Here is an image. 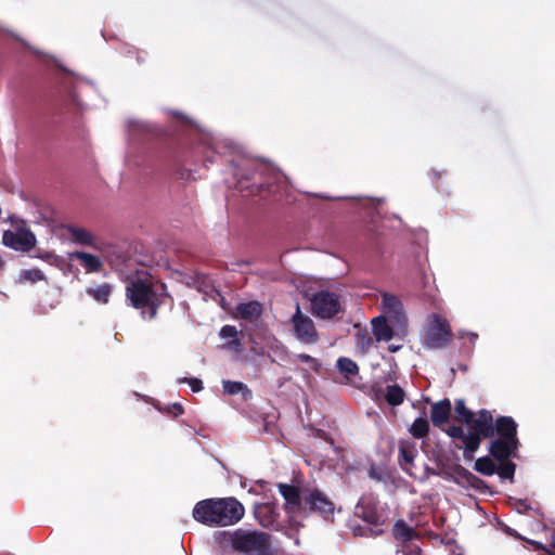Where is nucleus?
I'll return each mask as SVG.
<instances>
[{
	"label": "nucleus",
	"mask_w": 555,
	"mask_h": 555,
	"mask_svg": "<svg viewBox=\"0 0 555 555\" xmlns=\"http://www.w3.org/2000/svg\"><path fill=\"white\" fill-rule=\"evenodd\" d=\"M22 276L31 283H37L39 281L46 280L43 272L39 269L25 270Z\"/></svg>",
	"instance_id": "32"
},
{
	"label": "nucleus",
	"mask_w": 555,
	"mask_h": 555,
	"mask_svg": "<svg viewBox=\"0 0 555 555\" xmlns=\"http://www.w3.org/2000/svg\"><path fill=\"white\" fill-rule=\"evenodd\" d=\"M519 446V440L496 438L490 442L489 454L495 461H503L511 457H516Z\"/></svg>",
	"instance_id": "14"
},
{
	"label": "nucleus",
	"mask_w": 555,
	"mask_h": 555,
	"mask_svg": "<svg viewBox=\"0 0 555 555\" xmlns=\"http://www.w3.org/2000/svg\"><path fill=\"white\" fill-rule=\"evenodd\" d=\"M261 314L262 306L256 300L242 302L236 306V317L245 321L257 322Z\"/></svg>",
	"instance_id": "18"
},
{
	"label": "nucleus",
	"mask_w": 555,
	"mask_h": 555,
	"mask_svg": "<svg viewBox=\"0 0 555 555\" xmlns=\"http://www.w3.org/2000/svg\"><path fill=\"white\" fill-rule=\"evenodd\" d=\"M73 257L82 263L87 272H98L102 268V261L95 255H91L85 251H76L73 254Z\"/></svg>",
	"instance_id": "20"
},
{
	"label": "nucleus",
	"mask_w": 555,
	"mask_h": 555,
	"mask_svg": "<svg viewBox=\"0 0 555 555\" xmlns=\"http://www.w3.org/2000/svg\"><path fill=\"white\" fill-rule=\"evenodd\" d=\"M372 330L377 341H388L393 337V330L384 315L372 320Z\"/></svg>",
	"instance_id": "19"
},
{
	"label": "nucleus",
	"mask_w": 555,
	"mask_h": 555,
	"mask_svg": "<svg viewBox=\"0 0 555 555\" xmlns=\"http://www.w3.org/2000/svg\"><path fill=\"white\" fill-rule=\"evenodd\" d=\"M254 515L260 526L264 528L272 527L279 517L278 506L272 502L256 503Z\"/></svg>",
	"instance_id": "15"
},
{
	"label": "nucleus",
	"mask_w": 555,
	"mask_h": 555,
	"mask_svg": "<svg viewBox=\"0 0 555 555\" xmlns=\"http://www.w3.org/2000/svg\"><path fill=\"white\" fill-rule=\"evenodd\" d=\"M399 348H400L399 346L390 345V346L388 347V350H389L390 352H396V351H398V350H399Z\"/></svg>",
	"instance_id": "43"
},
{
	"label": "nucleus",
	"mask_w": 555,
	"mask_h": 555,
	"mask_svg": "<svg viewBox=\"0 0 555 555\" xmlns=\"http://www.w3.org/2000/svg\"><path fill=\"white\" fill-rule=\"evenodd\" d=\"M451 339L452 331L449 322L439 314H434L425 330L423 346L430 350L442 349L449 345Z\"/></svg>",
	"instance_id": "7"
},
{
	"label": "nucleus",
	"mask_w": 555,
	"mask_h": 555,
	"mask_svg": "<svg viewBox=\"0 0 555 555\" xmlns=\"http://www.w3.org/2000/svg\"><path fill=\"white\" fill-rule=\"evenodd\" d=\"M337 367L347 377L358 375L359 373L358 364L353 360L346 357L338 358Z\"/></svg>",
	"instance_id": "30"
},
{
	"label": "nucleus",
	"mask_w": 555,
	"mask_h": 555,
	"mask_svg": "<svg viewBox=\"0 0 555 555\" xmlns=\"http://www.w3.org/2000/svg\"><path fill=\"white\" fill-rule=\"evenodd\" d=\"M409 433L415 439L427 437L429 433V422L425 417H417L409 428Z\"/></svg>",
	"instance_id": "27"
},
{
	"label": "nucleus",
	"mask_w": 555,
	"mask_h": 555,
	"mask_svg": "<svg viewBox=\"0 0 555 555\" xmlns=\"http://www.w3.org/2000/svg\"><path fill=\"white\" fill-rule=\"evenodd\" d=\"M237 335V330L233 325H224L220 330V336L222 338H234Z\"/></svg>",
	"instance_id": "38"
},
{
	"label": "nucleus",
	"mask_w": 555,
	"mask_h": 555,
	"mask_svg": "<svg viewBox=\"0 0 555 555\" xmlns=\"http://www.w3.org/2000/svg\"><path fill=\"white\" fill-rule=\"evenodd\" d=\"M278 173L267 163L258 160H244L235 170V188L240 192H246V195H260L263 191L271 192Z\"/></svg>",
	"instance_id": "3"
},
{
	"label": "nucleus",
	"mask_w": 555,
	"mask_h": 555,
	"mask_svg": "<svg viewBox=\"0 0 555 555\" xmlns=\"http://www.w3.org/2000/svg\"><path fill=\"white\" fill-rule=\"evenodd\" d=\"M472 431L467 433L466 452H469V459L476 452L482 438L494 437V418L490 411L482 409L474 416V421L468 425Z\"/></svg>",
	"instance_id": "5"
},
{
	"label": "nucleus",
	"mask_w": 555,
	"mask_h": 555,
	"mask_svg": "<svg viewBox=\"0 0 555 555\" xmlns=\"http://www.w3.org/2000/svg\"><path fill=\"white\" fill-rule=\"evenodd\" d=\"M384 399L391 406H398L403 403L405 399V391L397 384L389 385L385 389Z\"/></svg>",
	"instance_id": "22"
},
{
	"label": "nucleus",
	"mask_w": 555,
	"mask_h": 555,
	"mask_svg": "<svg viewBox=\"0 0 555 555\" xmlns=\"http://www.w3.org/2000/svg\"><path fill=\"white\" fill-rule=\"evenodd\" d=\"M293 335L302 344L312 345L318 343L319 333L311 318L301 312L299 304H296V311L291 319Z\"/></svg>",
	"instance_id": "8"
},
{
	"label": "nucleus",
	"mask_w": 555,
	"mask_h": 555,
	"mask_svg": "<svg viewBox=\"0 0 555 555\" xmlns=\"http://www.w3.org/2000/svg\"><path fill=\"white\" fill-rule=\"evenodd\" d=\"M422 550L418 545H408L406 551H403V555H421Z\"/></svg>",
	"instance_id": "42"
},
{
	"label": "nucleus",
	"mask_w": 555,
	"mask_h": 555,
	"mask_svg": "<svg viewBox=\"0 0 555 555\" xmlns=\"http://www.w3.org/2000/svg\"><path fill=\"white\" fill-rule=\"evenodd\" d=\"M427 474L440 476L447 480H451L462 487L472 488L480 493L491 492L485 480L474 475L461 464H456L449 468L437 470L435 468H426Z\"/></svg>",
	"instance_id": "6"
},
{
	"label": "nucleus",
	"mask_w": 555,
	"mask_h": 555,
	"mask_svg": "<svg viewBox=\"0 0 555 555\" xmlns=\"http://www.w3.org/2000/svg\"><path fill=\"white\" fill-rule=\"evenodd\" d=\"M304 503V509L318 514L324 519L334 515L335 505L333 501L319 489H305Z\"/></svg>",
	"instance_id": "10"
},
{
	"label": "nucleus",
	"mask_w": 555,
	"mask_h": 555,
	"mask_svg": "<svg viewBox=\"0 0 555 555\" xmlns=\"http://www.w3.org/2000/svg\"><path fill=\"white\" fill-rule=\"evenodd\" d=\"M442 430L446 431V434L453 438V439H460L463 441L464 443V456L465 459H469V452H466V437H467V434L464 431L463 427L462 426H457V425H451L449 426L448 428H443Z\"/></svg>",
	"instance_id": "31"
},
{
	"label": "nucleus",
	"mask_w": 555,
	"mask_h": 555,
	"mask_svg": "<svg viewBox=\"0 0 555 555\" xmlns=\"http://www.w3.org/2000/svg\"><path fill=\"white\" fill-rule=\"evenodd\" d=\"M312 313L321 319H331L340 311L339 297L328 291H320L311 298Z\"/></svg>",
	"instance_id": "9"
},
{
	"label": "nucleus",
	"mask_w": 555,
	"mask_h": 555,
	"mask_svg": "<svg viewBox=\"0 0 555 555\" xmlns=\"http://www.w3.org/2000/svg\"><path fill=\"white\" fill-rule=\"evenodd\" d=\"M508 440H519L517 437V424L511 416H499L494 420V436Z\"/></svg>",
	"instance_id": "17"
},
{
	"label": "nucleus",
	"mask_w": 555,
	"mask_h": 555,
	"mask_svg": "<svg viewBox=\"0 0 555 555\" xmlns=\"http://www.w3.org/2000/svg\"><path fill=\"white\" fill-rule=\"evenodd\" d=\"M2 243L14 250L27 253L36 246L37 240L30 229L20 225L14 231H4Z\"/></svg>",
	"instance_id": "11"
},
{
	"label": "nucleus",
	"mask_w": 555,
	"mask_h": 555,
	"mask_svg": "<svg viewBox=\"0 0 555 555\" xmlns=\"http://www.w3.org/2000/svg\"><path fill=\"white\" fill-rule=\"evenodd\" d=\"M245 515L244 505L234 496L205 499L193 508V518L209 527L233 526Z\"/></svg>",
	"instance_id": "1"
},
{
	"label": "nucleus",
	"mask_w": 555,
	"mask_h": 555,
	"mask_svg": "<svg viewBox=\"0 0 555 555\" xmlns=\"http://www.w3.org/2000/svg\"><path fill=\"white\" fill-rule=\"evenodd\" d=\"M505 531H506L508 534L513 535V537H517V534H516V533H514V531H513L511 528H508V527L506 528V530H505Z\"/></svg>",
	"instance_id": "45"
},
{
	"label": "nucleus",
	"mask_w": 555,
	"mask_h": 555,
	"mask_svg": "<svg viewBox=\"0 0 555 555\" xmlns=\"http://www.w3.org/2000/svg\"><path fill=\"white\" fill-rule=\"evenodd\" d=\"M519 504L521 505V507H524L525 509H528L529 508V504L527 503V501H519Z\"/></svg>",
	"instance_id": "44"
},
{
	"label": "nucleus",
	"mask_w": 555,
	"mask_h": 555,
	"mask_svg": "<svg viewBox=\"0 0 555 555\" xmlns=\"http://www.w3.org/2000/svg\"><path fill=\"white\" fill-rule=\"evenodd\" d=\"M86 293L91 296L99 304H108L112 295V286L108 283H103L94 287H88Z\"/></svg>",
	"instance_id": "23"
},
{
	"label": "nucleus",
	"mask_w": 555,
	"mask_h": 555,
	"mask_svg": "<svg viewBox=\"0 0 555 555\" xmlns=\"http://www.w3.org/2000/svg\"><path fill=\"white\" fill-rule=\"evenodd\" d=\"M454 412L459 423L469 425L474 421L475 413L466 406L464 399L455 400Z\"/></svg>",
	"instance_id": "26"
},
{
	"label": "nucleus",
	"mask_w": 555,
	"mask_h": 555,
	"mask_svg": "<svg viewBox=\"0 0 555 555\" xmlns=\"http://www.w3.org/2000/svg\"><path fill=\"white\" fill-rule=\"evenodd\" d=\"M221 543L238 555H278V550L272 545V535L256 529L224 531Z\"/></svg>",
	"instance_id": "2"
},
{
	"label": "nucleus",
	"mask_w": 555,
	"mask_h": 555,
	"mask_svg": "<svg viewBox=\"0 0 555 555\" xmlns=\"http://www.w3.org/2000/svg\"><path fill=\"white\" fill-rule=\"evenodd\" d=\"M356 339H357V346L360 348L362 353H365L370 349L372 341H373L372 337L366 333L358 334Z\"/></svg>",
	"instance_id": "33"
},
{
	"label": "nucleus",
	"mask_w": 555,
	"mask_h": 555,
	"mask_svg": "<svg viewBox=\"0 0 555 555\" xmlns=\"http://www.w3.org/2000/svg\"><path fill=\"white\" fill-rule=\"evenodd\" d=\"M181 383H188L194 392H198L203 389V382L198 378H188L184 377L181 379Z\"/></svg>",
	"instance_id": "39"
},
{
	"label": "nucleus",
	"mask_w": 555,
	"mask_h": 555,
	"mask_svg": "<svg viewBox=\"0 0 555 555\" xmlns=\"http://www.w3.org/2000/svg\"><path fill=\"white\" fill-rule=\"evenodd\" d=\"M184 410L181 403H173L167 409V413L171 414L173 417H178L179 415L183 414Z\"/></svg>",
	"instance_id": "41"
},
{
	"label": "nucleus",
	"mask_w": 555,
	"mask_h": 555,
	"mask_svg": "<svg viewBox=\"0 0 555 555\" xmlns=\"http://www.w3.org/2000/svg\"><path fill=\"white\" fill-rule=\"evenodd\" d=\"M126 296L135 309H149V320L156 318L162 299L149 280H131L126 286Z\"/></svg>",
	"instance_id": "4"
},
{
	"label": "nucleus",
	"mask_w": 555,
	"mask_h": 555,
	"mask_svg": "<svg viewBox=\"0 0 555 555\" xmlns=\"http://www.w3.org/2000/svg\"><path fill=\"white\" fill-rule=\"evenodd\" d=\"M296 357L301 362L308 363L313 371H315V372L319 371L320 363H319V361L315 358H313V357H311V356H309L307 353H299Z\"/></svg>",
	"instance_id": "36"
},
{
	"label": "nucleus",
	"mask_w": 555,
	"mask_h": 555,
	"mask_svg": "<svg viewBox=\"0 0 555 555\" xmlns=\"http://www.w3.org/2000/svg\"><path fill=\"white\" fill-rule=\"evenodd\" d=\"M385 390L382 388L379 384H373L370 389V396L373 400L379 401L384 399Z\"/></svg>",
	"instance_id": "37"
},
{
	"label": "nucleus",
	"mask_w": 555,
	"mask_h": 555,
	"mask_svg": "<svg viewBox=\"0 0 555 555\" xmlns=\"http://www.w3.org/2000/svg\"><path fill=\"white\" fill-rule=\"evenodd\" d=\"M393 537L402 542H410L417 537L416 531L404 520H398L393 526Z\"/></svg>",
	"instance_id": "24"
},
{
	"label": "nucleus",
	"mask_w": 555,
	"mask_h": 555,
	"mask_svg": "<svg viewBox=\"0 0 555 555\" xmlns=\"http://www.w3.org/2000/svg\"><path fill=\"white\" fill-rule=\"evenodd\" d=\"M552 546L555 548V542H554V543H552Z\"/></svg>",
	"instance_id": "46"
},
{
	"label": "nucleus",
	"mask_w": 555,
	"mask_h": 555,
	"mask_svg": "<svg viewBox=\"0 0 555 555\" xmlns=\"http://www.w3.org/2000/svg\"><path fill=\"white\" fill-rule=\"evenodd\" d=\"M451 409V401L448 398L433 403L430 410V420L433 425L443 429V425L450 420Z\"/></svg>",
	"instance_id": "16"
},
{
	"label": "nucleus",
	"mask_w": 555,
	"mask_h": 555,
	"mask_svg": "<svg viewBox=\"0 0 555 555\" xmlns=\"http://www.w3.org/2000/svg\"><path fill=\"white\" fill-rule=\"evenodd\" d=\"M498 462L499 466H496L495 473L499 475V477L502 479L513 480L516 472V464L509 459Z\"/></svg>",
	"instance_id": "29"
},
{
	"label": "nucleus",
	"mask_w": 555,
	"mask_h": 555,
	"mask_svg": "<svg viewBox=\"0 0 555 555\" xmlns=\"http://www.w3.org/2000/svg\"><path fill=\"white\" fill-rule=\"evenodd\" d=\"M223 391L228 395L234 396L242 393L244 400L251 397V390L242 382L222 380Z\"/></svg>",
	"instance_id": "25"
},
{
	"label": "nucleus",
	"mask_w": 555,
	"mask_h": 555,
	"mask_svg": "<svg viewBox=\"0 0 555 555\" xmlns=\"http://www.w3.org/2000/svg\"><path fill=\"white\" fill-rule=\"evenodd\" d=\"M491 456H482L475 461L474 469L485 476H492L496 472V465Z\"/></svg>",
	"instance_id": "28"
},
{
	"label": "nucleus",
	"mask_w": 555,
	"mask_h": 555,
	"mask_svg": "<svg viewBox=\"0 0 555 555\" xmlns=\"http://www.w3.org/2000/svg\"><path fill=\"white\" fill-rule=\"evenodd\" d=\"M400 457L406 463L411 464L414 460L413 451L409 450L405 447H400L399 449Z\"/></svg>",
	"instance_id": "40"
},
{
	"label": "nucleus",
	"mask_w": 555,
	"mask_h": 555,
	"mask_svg": "<svg viewBox=\"0 0 555 555\" xmlns=\"http://www.w3.org/2000/svg\"><path fill=\"white\" fill-rule=\"evenodd\" d=\"M367 474L371 479L378 481V482H385L387 479V474L382 468H379L375 465H372L369 468Z\"/></svg>",
	"instance_id": "34"
},
{
	"label": "nucleus",
	"mask_w": 555,
	"mask_h": 555,
	"mask_svg": "<svg viewBox=\"0 0 555 555\" xmlns=\"http://www.w3.org/2000/svg\"><path fill=\"white\" fill-rule=\"evenodd\" d=\"M383 304L390 310H398L401 307V302L398 297L391 294H385L383 296Z\"/></svg>",
	"instance_id": "35"
},
{
	"label": "nucleus",
	"mask_w": 555,
	"mask_h": 555,
	"mask_svg": "<svg viewBox=\"0 0 555 555\" xmlns=\"http://www.w3.org/2000/svg\"><path fill=\"white\" fill-rule=\"evenodd\" d=\"M68 234L74 243L92 246L93 245V235L85 228L70 225L67 229Z\"/></svg>",
	"instance_id": "21"
},
{
	"label": "nucleus",
	"mask_w": 555,
	"mask_h": 555,
	"mask_svg": "<svg viewBox=\"0 0 555 555\" xmlns=\"http://www.w3.org/2000/svg\"><path fill=\"white\" fill-rule=\"evenodd\" d=\"M354 515L370 525L382 524L378 501L372 495H362L356 505Z\"/></svg>",
	"instance_id": "12"
},
{
	"label": "nucleus",
	"mask_w": 555,
	"mask_h": 555,
	"mask_svg": "<svg viewBox=\"0 0 555 555\" xmlns=\"http://www.w3.org/2000/svg\"><path fill=\"white\" fill-rule=\"evenodd\" d=\"M279 491L285 500V511L288 514H299L304 511V491L294 485L279 483Z\"/></svg>",
	"instance_id": "13"
}]
</instances>
